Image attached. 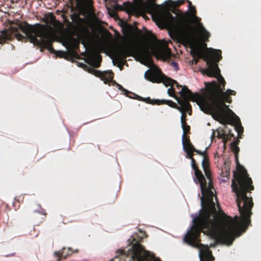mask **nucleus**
<instances>
[{"label":"nucleus","instance_id":"1a4fd4ad","mask_svg":"<svg viewBox=\"0 0 261 261\" xmlns=\"http://www.w3.org/2000/svg\"><path fill=\"white\" fill-rule=\"evenodd\" d=\"M144 77L146 80L153 83H163L166 87L172 86L174 83L176 82L175 80L167 77L158 68L148 70L145 72Z\"/></svg>","mask_w":261,"mask_h":261},{"label":"nucleus","instance_id":"6e6552de","mask_svg":"<svg viewBox=\"0 0 261 261\" xmlns=\"http://www.w3.org/2000/svg\"><path fill=\"white\" fill-rule=\"evenodd\" d=\"M202 166L204 172L207 180L205 179V190L203 194H202L201 197V202H203V201L208 198L214 196V192L215 190L214 188L213 183V177L212 172L210 168V164L207 155H204L202 162Z\"/></svg>","mask_w":261,"mask_h":261},{"label":"nucleus","instance_id":"ddd939ff","mask_svg":"<svg viewBox=\"0 0 261 261\" xmlns=\"http://www.w3.org/2000/svg\"><path fill=\"white\" fill-rule=\"evenodd\" d=\"M239 140H235L233 142L231 143L230 147L233 152L235 153V158H236V162L237 165V172L234 171L233 172V179H236L235 176L237 174H239L240 173V171L242 169H245L246 171L247 170L244 168V167L241 166L239 163L238 160V153L239 152L240 149L239 147L238 146V144H239Z\"/></svg>","mask_w":261,"mask_h":261},{"label":"nucleus","instance_id":"a878e982","mask_svg":"<svg viewBox=\"0 0 261 261\" xmlns=\"http://www.w3.org/2000/svg\"><path fill=\"white\" fill-rule=\"evenodd\" d=\"M71 18L72 19V20L74 22H75V21H76L77 20H78L80 17H79V16L77 14H76V13H73L71 15Z\"/></svg>","mask_w":261,"mask_h":261},{"label":"nucleus","instance_id":"473e14b6","mask_svg":"<svg viewBox=\"0 0 261 261\" xmlns=\"http://www.w3.org/2000/svg\"><path fill=\"white\" fill-rule=\"evenodd\" d=\"M174 85H175L176 86V87L178 88L181 87L182 88L181 90L182 89V88L185 86H182L180 85L177 81H176L175 83H174Z\"/></svg>","mask_w":261,"mask_h":261},{"label":"nucleus","instance_id":"0eeeda50","mask_svg":"<svg viewBox=\"0 0 261 261\" xmlns=\"http://www.w3.org/2000/svg\"><path fill=\"white\" fill-rule=\"evenodd\" d=\"M132 261H161L150 252L146 251L139 243L136 242L133 245ZM214 257L212 254H207L205 261H214Z\"/></svg>","mask_w":261,"mask_h":261},{"label":"nucleus","instance_id":"6ab92c4d","mask_svg":"<svg viewBox=\"0 0 261 261\" xmlns=\"http://www.w3.org/2000/svg\"><path fill=\"white\" fill-rule=\"evenodd\" d=\"M182 143L185 151L193 150L194 147L191 143L189 136L186 135L182 136Z\"/></svg>","mask_w":261,"mask_h":261},{"label":"nucleus","instance_id":"423d86ee","mask_svg":"<svg viewBox=\"0 0 261 261\" xmlns=\"http://www.w3.org/2000/svg\"><path fill=\"white\" fill-rule=\"evenodd\" d=\"M133 55H137L142 60L148 61L150 60V53L145 45L137 46L131 40H127L122 48L116 50L114 53L115 60L119 64H124L127 57Z\"/></svg>","mask_w":261,"mask_h":261},{"label":"nucleus","instance_id":"aec40b11","mask_svg":"<svg viewBox=\"0 0 261 261\" xmlns=\"http://www.w3.org/2000/svg\"><path fill=\"white\" fill-rule=\"evenodd\" d=\"M133 94L134 95L135 97H132L130 96H129V97L130 98H136V99H137L138 100L144 101V102H146L147 103H150V104H152V105H160L162 103L161 101L160 100H159V99H153V100H152V99H151L150 98V97L142 98L141 96H138V95H137L136 94Z\"/></svg>","mask_w":261,"mask_h":261},{"label":"nucleus","instance_id":"ea45409f","mask_svg":"<svg viewBox=\"0 0 261 261\" xmlns=\"http://www.w3.org/2000/svg\"><path fill=\"white\" fill-rule=\"evenodd\" d=\"M214 246V245H211V247Z\"/></svg>","mask_w":261,"mask_h":261},{"label":"nucleus","instance_id":"4c0bfd02","mask_svg":"<svg viewBox=\"0 0 261 261\" xmlns=\"http://www.w3.org/2000/svg\"><path fill=\"white\" fill-rule=\"evenodd\" d=\"M120 251H121L120 254H123V253H124V252H123V251L121 250Z\"/></svg>","mask_w":261,"mask_h":261},{"label":"nucleus","instance_id":"cd10ccee","mask_svg":"<svg viewBox=\"0 0 261 261\" xmlns=\"http://www.w3.org/2000/svg\"><path fill=\"white\" fill-rule=\"evenodd\" d=\"M185 151L187 154V158H188L190 159L193 158V155H194L193 152H194L193 150H189V151Z\"/></svg>","mask_w":261,"mask_h":261},{"label":"nucleus","instance_id":"bb28decb","mask_svg":"<svg viewBox=\"0 0 261 261\" xmlns=\"http://www.w3.org/2000/svg\"><path fill=\"white\" fill-rule=\"evenodd\" d=\"M194 152H196V153L202 155L203 157L204 155H206V151H201L200 150H198L194 148V149L193 150Z\"/></svg>","mask_w":261,"mask_h":261},{"label":"nucleus","instance_id":"393cba45","mask_svg":"<svg viewBox=\"0 0 261 261\" xmlns=\"http://www.w3.org/2000/svg\"><path fill=\"white\" fill-rule=\"evenodd\" d=\"M168 93L171 96H174V93H175V90L172 87V86H171V87L168 89Z\"/></svg>","mask_w":261,"mask_h":261},{"label":"nucleus","instance_id":"2eb2a0df","mask_svg":"<svg viewBox=\"0 0 261 261\" xmlns=\"http://www.w3.org/2000/svg\"><path fill=\"white\" fill-rule=\"evenodd\" d=\"M78 250L76 249L73 251L70 247L66 248L63 247L62 250L59 251H55L54 253L55 257H57V261H60L62 258H66L69 256L71 255L73 252H77Z\"/></svg>","mask_w":261,"mask_h":261},{"label":"nucleus","instance_id":"5701e85b","mask_svg":"<svg viewBox=\"0 0 261 261\" xmlns=\"http://www.w3.org/2000/svg\"><path fill=\"white\" fill-rule=\"evenodd\" d=\"M161 102H162L161 103V105L166 104V105H169L171 107H172V108H176L177 109H178V108H179L178 107H177V105L174 102H173L172 100H161Z\"/></svg>","mask_w":261,"mask_h":261},{"label":"nucleus","instance_id":"72a5a7b5","mask_svg":"<svg viewBox=\"0 0 261 261\" xmlns=\"http://www.w3.org/2000/svg\"><path fill=\"white\" fill-rule=\"evenodd\" d=\"M110 261H120V258L119 256H116L113 259Z\"/></svg>","mask_w":261,"mask_h":261},{"label":"nucleus","instance_id":"f3484780","mask_svg":"<svg viewBox=\"0 0 261 261\" xmlns=\"http://www.w3.org/2000/svg\"><path fill=\"white\" fill-rule=\"evenodd\" d=\"M88 63L94 68H98L100 66L102 57L100 55L95 54L88 59Z\"/></svg>","mask_w":261,"mask_h":261},{"label":"nucleus","instance_id":"39448f33","mask_svg":"<svg viewBox=\"0 0 261 261\" xmlns=\"http://www.w3.org/2000/svg\"><path fill=\"white\" fill-rule=\"evenodd\" d=\"M188 2L191 13L182 14L176 17L167 12L165 16L170 27L177 35L181 39L190 41L195 38V34L193 31L195 28L191 24L190 21V17L193 15V8L195 7L192 6L191 2L188 1Z\"/></svg>","mask_w":261,"mask_h":261},{"label":"nucleus","instance_id":"7ed1b4c3","mask_svg":"<svg viewBox=\"0 0 261 261\" xmlns=\"http://www.w3.org/2000/svg\"><path fill=\"white\" fill-rule=\"evenodd\" d=\"M11 32L4 30L0 35V44H4L10 40L12 33H14L18 40L29 39L34 45L48 49L51 53L56 51L53 47V32L52 29L46 25L39 23L33 26L26 22H20L16 27H11Z\"/></svg>","mask_w":261,"mask_h":261},{"label":"nucleus","instance_id":"2f4dec72","mask_svg":"<svg viewBox=\"0 0 261 261\" xmlns=\"http://www.w3.org/2000/svg\"><path fill=\"white\" fill-rule=\"evenodd\" d=\"M227 135H228L229 140H230L232 137L233 138L234 137V135L233 134L231 133L230 130H229V133H228V134Z\"/></svg>","mask_w":261,"mask_h":261},{"label":"nucleus","instance_id":"20e7f679","mask_svg":"<svg viewBox=\"0 0 261 261\" xmlns=\"http://www.w3.org/2000/svg\"><path fill=\"white\" fill-rule=\"evenodd\" d=\"M212 52L203 50L199 47L192 48L190 54L193 58V62L196 64L199 59H202L206 62L208 67L202 70V72L209 77H217L218 82L222 91L225 90L226 82L224 78L221 75L220 70L218 67V63L221 60V50L212 49Z\"/></svg>","mask_w":261,"mask_h":261},{"label":"nucleus","instance_id":"f03ea898","mask_svg":"<svg viewBox=\"0 0 261 261\" xmlns=\"http://www.w3.org/2000/svg\"><path fill=\"white\" fill-rule=\"evenodd\" d=\"M205 88L202 89V94L193 93L187 86H184L179 94L182 98L178 99L180 108L178 110L181 112V123L186 122V112L192 114V107L189 101H196L202 111L211 115L215 120L222 124H236V129L240 136L243 132L240 118L230 110L225 102L231 103L230 95H235L234 90L227 89L223 91L216 81L205 83Z\"/></svg>","mask_w":261,"mask_h":261},{"label":"nucleus","instance_id":"f257e3e1","mask_svg":"<svg viewBox=\"0 0 261 261\" xmlns=\"http://www.w3.org/2000/svg\"><path fill=\"white\" fill-rule=\"evenodd\" d=\"M232 180V189L236 193V202L240 214V218L236 215L233 218L225 214L220 208L218 212L212 196L201 202L202 209L199 215L193 220V225L184 237L188 245L200 249L203 246L200 236L202 232L212 236L216 244L231 245L235 238L241 234V230L245 231L251 223V209L253 206L252 197L247 196L248 192L254 190L252 181L245 169Z\"/></svg>","mask_w":261,"mask_h":261},{"label":"nucleus","instance_id":"dca6fc26","mask_svg":"<svg viewBox=\"0 0 261 261\" xmlns=\"http://www.w3.org/2000/svg\"><path fill=\"white\" fill-rule=\"evenodd\" d=\"M196 9L195 8H193V15H192V17H190V18H191L192 19V22L193 23H196L197 25H196V27H194L195 28V29L194 30V32L195 33V34H196V31L197 30H199V24H202L201 22H200V20H201V18L199 17H197L196 15ZM196 38V35H195V38L193 39H192L191 41H186L183 39H181L183 41H184L186 43H192Z\"/></svg>","mask_w":261,"mask_h":261},{"label":"nucleus","instance_id":"c9c22d12","mask_svg":"<svg viewBox=\"0 0 261 261\" xmlns=\"http://www.w3.org/2000/svg\"><path fill=\"white\" fill-rule=\"evenodd\" d=\"M160 54L162 56H165V53L163 51H162V50L160 51Z\"/></svg>","mask_w":261,"mask_h":261},{"label":"nucleus","instance_id":"4468645a","mask_svg":"<svg viewBox=\"0 0 261 261\" xmlns=\"http://www.w3.org/2000/svg\"><path fill=\"white\" fill-rule=\"evenodd\" d=\"M91 71L94 75L100 77L101 80L104 81V83L106 84H108L113 78V73L112 71L101 72L99 70L92 69Z\"/></svg>","mask_w":261,"mask_h":261},{"label":"nucleus","instance_id":"412c9836","mask_svg":"<svg viewBox=\"0 0 261 261\" xmlns=\"http://www.w3.org/2000/svg\"><path fill=\"white\" fill-rule=\"evenodd\" d=\"M217 138L223 139V142L225 144L228 141V135H227L223 128H219L217 130Z\"/></svg>","mask_w":261,"mask_h":261},{"label":"nucleus","instance_id":"c85d7f7f","mask_svg":"<svg viewBox=\"0 0 261 261\" xmlns=\"http://www.w3.org/2000/svg\"><path fill=\"white\" fill-rule=\"evenodd\" d=\"M86 1L87 0H75L76 3L77 4H82V3H84L85 2H86ZM73 1H74V0H69L70 3L71 4V5L72 7L73 6Z\"/></svg>","mask_w":261,"mask_h":261},{"label":"nucleus","instance_id":"f704fd0d","mask_svg":"<svg viewBox=\"0 0 261 261\" xmlns=\"http://www.w3.org/2000/svg\"><path fill=\"white\" fill-rule=\"evenodd\" d=\"M40 214H42L43 215H45V216L46 215V213L45 211L44 210H42L41 211V212H40Z\"/></svg>","mask_w":261,"mask_h":261},{"label":"nucleus","instance_id":"f8f14e48","mask_svg":"<svg viewBox=\"0 0 261 261\" xmlns=\"http://www.w3.org/2000/svg\"><path fill=\"white\" fill-rule=\"evenodd\" d=\"M155 1L156 0H147V2L144 3L143 0H142L141 3L138 6L139 13L142 11H144L149 14L157 12L160 6L155 3Z\"/></svg>","mask_w":261,"mask_h":261},{"label":"nucleus","instance_id":"7c9ffc66","mask_svg":"<svg viewBox=\"0 0 261 261\" xmlns=\"http://www.w3.org/2000/svg\"><path fill=\"white\" fill-rule=\"evenodd\" d=\"M172 66L176 70H178L179 69V67L177 63L175 61H173L171 63Z\"/></svg>","mask_w":261,"mask_h":261},{"label":"nucleus","instance_id":"b1692460","mask_svg":"<svg viewBox=\"0 0 261 261\" xmlns=\"http://www.w3.org/2000/svg\"><path fill=\"white\" fill-rule=\"evenodd\" d=\"M181 123V127L183 129V134L186 135L190 133V126L187 123V122H182Z\"/></svg>","mask_w":261,"mask_h":261},{"label":"nucleus","instance_id":"c756f323","mask_svg":"<svg viewBox=\"0 0 261 261\" xmlns=\"http://www.w3.org/2000/svg\"><path fill=\"white\" fill-rule=\"evenodd\" d=\"M118 89L119 90H121L123 91H124L125 92V94L127 93V94H128V93H130V94H134L132 92H128V91H127L126 89H125L121 85H119L118 84ZM127 96H129L128 95H127Z\"/></svg>","mask_w":261,"mask_h":261},{"label":"nucleus","instance_id":"e433bc0d","mask_svg":"<svg viewBox=\"0 0 261 261\" xmlns=\"http://www.w3.org/2000/svg\"><path fill=\"white\" fill-rule=\"evenodd\" d=\"M215 136V133L214 131H213L212 137H214Z\"/></svg>","mask_w":261,"mask_h":261},{"label":"nucleus","instance_id":"a211bd4d","mask_svg":"<svg viewBox=\"0 0 261 261\" xmlns=\"http://www.w3.org/2000/svg\"><path fill=\"white\" fill-rule=\"evenodd\" d=\"M200 35L201 40L203 41H208L210 37V33L205 29L202 24H199V30L196 31Z\"/></svg>","mask_w":261,"mask_h":261},{"label":"nucleus","instance_id":"58836bf2","mask_svg":"<svg viewBox=\"0 0 261 261\" xmlns=\"http://www.w3.org/2000/svg\"><path fill=\"white\" fill-rule=\"evenodd\" d=\"M128 28H129V29H132V26H131V25H128Z\"/></svg>","mask_w":261,"mask_h":261},{"label":"nucleus","instance_id":"4be33fe9","mask_svg":"<svg viewBox=\"0 0 261 261\" xmlns=\"http://www.w3.org/2000/svg\"><path fill=\"white\" fill-rule=\"evenodd\" d=\"M184 0H178L175 2H173L172 0H168L167 1L165 2L164 4L168 7L170 6L178 7L181 5L184 4Z\"/></svg>","mask_w":261,"mask_h":261},{"label":"nucleus","instance_id":"9b49d317","mask_svg":"<svg viewBox=\"0 0 261 261\" xmlns=\"http://www.w3.org/2000/svg\"><path fill=\"white\" fill-rule=\"evenodd\" d=\"M191 160L192 168L194 171V181L196 184H199L201 194H203L205 190V177L199 169L195 159L193 158Z\"/></svg>","mask_w":261,"mask_h":261},{"label":"nucleus","instance_id":"9d476101","mask_svg":"<svg viewBox=\"0 0 261 261\" xmlns=\"http://www.w3.org/2000/svg\"><path fill=\"white\" fill-rule=\"evenodd\" d=\"M142 0H134V3L129 2L123 3V5L116 4L114 9L118 11H125L128 15H139L138 6L141 3Z\"/></svg>","mask_w":261,"mask_h":261}]
</instances>
